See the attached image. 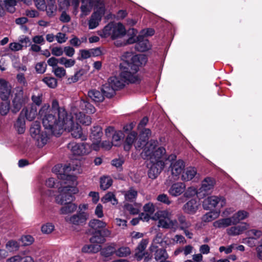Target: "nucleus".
<instances>
[{"instance_id": "nucleus-29", "label": "nucleus", "mask_w": 262, "mask_h": 262, "mask_svg": "<svg viewBox=\"0 0 262 262\" xmlns=\"http://www.w3.org/2000/svg\"><path fill=\"white\" fill-rule=\"evenodd\" d=\"M135 49L139 52H145L150 48V44L148 40L143 38L139 39L136 41Z\"/></svg>"}, {"instance_id": "nucleus-62", "label": "nucleus", "mask_w": 262, "mask_h": 262, "mask_svg": "<svg viewBox=\"0 0 262 262\" xmlns=\"http://www.w3.org/2000/svg\"><path fill=\"white\" fill-rule=\"evenodd\" d=\"M20 241L24 246H29L33 243L34 238L30 235H27L23 236Z\"/></svg>"}, {"instance_id": "nucleus-56", "label": "nucleus", "mask_w": 262, "mask_h": 262, "mask_svg": "<svg viewBox=\"0 0 262 262\" xmlns=\"http://www.w3.org/2000/svg\"><path fill=\"white\" fill-rule=\"evenodd\" d=\"M154 244L150 246V250L151 251H154L155 249L158 248V246L155 245V244H159L163 246V239H162V235L161 233H158L156 235V237L154 238L153 241Z\"/></svg>"}, {"instance_id": "nucleus-38", "label": "nucleus", "mask_w": 262, "mask_h": 262, "mask_svg": "<svg viewBox=\"0 0 262 262\" xmlns=\"http://www.w3.org/2000/svg\"><path fill=\"white\" fill-rule=\"evenodd\" d=\"M80 108L86 113H94L95 112V107L85 100H81L79 103Z\"/></svg>"}, {"instance_id": "nucleus-51", "label": "nucleus", "mask_w": 262, "mask_h": 262, "mask_svg": "<svg viewBox=\"0 0 262 262\" xmlns=\"http://www.w3.org/2000/svg\"><path fill=\"white\" fill-rule=\"evenodd\" d=\"M186 243V241L185 237L180 234H176L169 241V244L172 245L176 244H184Z\"/></svg>"}, {"instance_id": "nucleus-35", "label": "nucleus", "mask_w": 262, "mask_h": 262, "mask_svg": "<svg viewBox=\"0 0 262 262\" xmlns=\"http://www.w3.org/2000/svg\"><path fill=\"white\" fill-rule=\"evenodd\" d=\"M249 215V213L244 210H239L236 213L232 216V219L233 222V224L236 225L238 223L241 221L244 220L246 219Z\"/></svg>"}, {"instance_id": "nucleus-4", "label": "nucleus", "mask_w": 262, "mask_h": 262, "mask_svg": "<svg viewBox=\"0 0 262 262\" xmlns=\"http://www.w3.org/2000/svg\"><path fill=\"white\" fill-rule=\"evenodd\" d=\"M141 80L138 74H132L130 71L121 70L118 76L110 77L107 82L103 85V91L105 96L111 98L114 95L115 91L123 88L125 83L128 82L133 83H138Z\"/></svg>"}, {"instance_id": "nucleus-15", "label": "nucleus", "mask_w": 262, "mask_h": 262, "mask_svg": "<svg viewBox=\"0 0 262 262\" xmlns=\"http://www.w3.org/2000/svg\"><path fill=\"white\" fill-rule=\"evenodd\" d=\"M89 217V214L85 212H79L70 217H66V220L70 223L75 225L84 224Z\"/></svg>"}, {"instance_id": "nucleus-11", "label": "nucleus", "mask_w": 262, "mask_h": 262, "mask_svg": "<svg viewBox=\"0 0 262 262\" xmlns=\"http://www.w3.org/2000/svg\"><path fill=\"white\" fill-rule=\"evenodd\" d=\"M28 97L24 93L22 87L18 86L15 89V94L12 100L11 110L12 113H17L28 101Z\"/></svg>"}, {"instance_id": "nucleus-60", "label": "nucleus", "mask_w": 262, "mask_h": 262, "mask_svg": "<svg viewBox=\"0 0 262 262\" xmlns=\"http://www.w3.org/2000/svg\"><path fill=\"white\" fill-rule=\"evenodd\" d=\"M54 229V226L52 223H47L41 227V231L45 234L51 233Z\"/></svg>"}, {"instance_id": "nucleus-59", "label": "nucleus", "mask_w": 262, "mask_h": 262, "mask_svg": "<svg viewBox=\"0 0 262 262\" xmlns=\"http://www.w3.org/2000/svg\"><path fill=\"white\" fill-rule=\"evenodd\" d=\"M83 75V72L82 70H79L75 73V74L69 77L68 79V81L69 83H75L78 81L81 76Z\"/></svg>"}, {"instance_id": "nucleus-45", "label": "nucleus", "mask_w": 262, "mask_h": 262, "mask_svg": "<svg viewBox=\"0 0 262 262\" xmlns=\"http://www.w3.org/2000/svg\"><path fill=\"white\" fill-rule=\"evenodd\" d=\"M141 205L135 204L134 205L126 204L124 205V209L132 214H137L140 211Z\"/></svg>"}, {"instance_id": "nucleus-37", "label": "nucleus", "mask_w": 262, "mask_h": 262, "mask_svg": "<svg viewBox=\"0 0 262 262\" xmlns=\"http://www.w3.org/2000/svg\"><path fill=\"white\" fill-rule=\"evenodd\" d=\"M103 203L111 202L113 205H116L118 204V200L116 199L115 194L112 192H108L101 199Z\"/></svg>"}, {"instance_id": "nucleus-6", "label": "nucleus", "mask_w": 262, "mask_h": 262, "mask_svg": "<svg viewBox=\"0 0 262 262\" xmlns=\"http://www.w3.org/2000/svg\"><path fill=\"white\" fill-rule=\"evenodd\" d=\"M151 134V132L149 129L144 128L140 133L138 138H137V133L135 132H131L126 138L124 145V150L129 151L136 139L137 140L135 143L136 149L137 150H140L141 148L144 149L146 144L149 142L147 141L149 137H150Z\"/></svg>"}, {"instance_id": "nucleus-40", "label": "nucleus", "mask_w": 262, "mask_h": 262, "mask_svg": "<svg viewBox=\"0 0 262 262\" xmlns=\"http://www.w3.org/2000/svg\"><path fill=\"white\" fill-rule=\"evenodd\" d=\"M155 250V259L157 261H161L163 259H166L168 258V255L165 249L159 248Z\"/></svg>"}, {"instance_id": "nucleus-26", "label": "nucleus", "mask_w": 262, "mask_h": 262, "mask_svg": "<svg viewBox=\"0 0 262 262\" xmlns=\"http://www.w3.org/2000/svg\"><path fill=\"white\" fill-rule=\"evenodd\" d=\"M95 0H82L81 10L82 15H88L95 5Z\"/></svg>"}, {"instance_id": "nucleus-21", "label": "nucleus", "mask_w": 262, "mask_h": 262, "mask_svg": "<svg viewBox=\"0 0 262 262\" xmlns=\"http://www.w3.org/2000/svg\"><path fill=\"white\" fill-rule=\"evenodd\" d=\"M199 203L195 199H191L185 203L183 207V211L188 214H193L198 209Z\"/></svg>"}, {"instance_id": "nucleus-31", "label": "nucleus", "mask_w": 262, "mask_h": 262, "mask_svg": "<svg viewBox=\"0 0 262 262\" xmlns=\"http://www.w3.org/2000/svg\"><path fill=\"white\" fill-rule=\"evenodd\" d=\"M102 92H103L102 91ZM88 96L93 101L96 102H101L104 99V93H102L101 92L96 90H91L88 92Z\"/></svg>"}, {"instance_id": "nucleus-50", "label": "nucleus", "mask_w": 262, "mask_h": 262, "mask_svg": "<svg viewBox=\"0 0 262 262\" xmlns=\"http://www.w3.org/2000/svg\"><path fill=\"white\" fill-rule=\"evenodd\" d=\"M101 253L105 257H108L113 253H115L116 249L114 245H109L101 249Z\"/></svg>"}, {"instance_id": "nucleus-7", "label": "nucleus", "mask_w": 262, "mask_h": 262, "mask_svg": "<svg viewBox=\"0 0 262 262\" xmlns=\"http://www.w3.org/2000/svg\"><path fill=\"white\" fill-rule=\"evenodd\" d=\"M98 34L102 38L110 37L114 40L123 37L126 34V29L121 23L112 22L105 26Z\"/></svg>"}, {"instance_id": "nucleus-49", "label": "nucleus", "mask_w": 262, "mask_h": 262, "mask_svg": "<svg viewBox=\"0 0 262 262\" xmlns=\"http://www.w3.org/2000/svg\"><path fill=\"white\" fill-rule=\"evenodd\" d=\"M6 247L10 252L16 251L19 248V244L16 241L10 240L7 243Z\"/></svg>"}, {"instance_id": "nucleus-27", "label": "nucleus", "mask_w": 262, "mask_h": 262, "mask_svg": "<svg viewBox=\"0 0 262 262\" xmlns=\"http://www.w3.org/2000/svg\"><path fill=\"white\" fill-rule=\"evenodd\" d=\"M102 134V128L100 126H94L91 129L90 139L92 142H100Z\"/></svg>"}, {"instance_id": "nucleus-52", "label": "nucleus", "mask_w": 262, "mask_h": 262, "mask_svg": "<svg viewBox=\"0 0 262 262\" xmlns=\"http://www.w3.org/2000/svg\"><path fill=\"white\" fill-rule=\"evenodd\" d=\"M5 8L6 10L11 13L14 12L15 10V6L16 4V0H4Z\"/></svg>"}, {"instance_id": "nucleus-61", "label": "nucleus", "mask_w": 262, "mask_h": 262, "mask_svg": "<svg viewBox=\"0 0 262 262\" xmlns=\"http://www.w3.org/2000/svg\"><path fill=\"white\" fill-rule=\"evenodd\" d=\"M100 21L101 17H91V19L89 21V29H93L96 28Z\"/></svg>"}, {"instance_id": "nucleus-2", "label": "nucleus", "mask_w": 262, "mask_h": 262, "mask_svg": "<svg viewBox=\"0 0 262 262\" xmlns=\"http://www.w3.org/2000/svg\"><path fill=\"white\" fill-rule=\"evenodd\" d=\"M158 144L157 140H150L141 154L143 159L149 160L151 163L148 176L151 179L157 178L167 164L164 161L166 150L163 147H159Z\"/></svg>"}, {"instance_id": "nucleus-24", "label": "nucleus", "mask_w": 262, "mask_h": 262, "mask_svg": "<svg viewBox=\"0 0 262 262\" xmlns=\"http://www.w3.org/2000/svg\"><path fill=\"white\" fill-rule=\"evenodd\" d=\"M72 117H73V119L75 118L77 124L80 123L83 125H89L92 122L91 117L81 112L75 113Z\"/></svg>"}, {"instance_id": "nucleus-13", "label": "nucleus", "mask_w": 262, "mask_h": 262, "mask_svg": "<svg viewBox=\"0 0 262 262\" xmlns=\"http://www.w3.org/2000/svg\"><path fill=\"white\" fill-rule=\"evenodd\" d=\"M226 199L223 196H210L205 199L203 203V206L205 210H210L215 208L217 205L221 207L225 206Z\"/></svg>"}, {"instance_id": "nucleus-42", "label": "nucleus", "mask_w": 262, "mask_h": 262, "mask_svg": "<svg viewBox=\"0 0 262 262\" xmlns=\"http://www.w3.org/2000/svg\"><path fill=\"white\" fill-rule=\"evenodd\" d=\"M220 215V211H213L207 212L202 217V221L205 222H209L217 219Z\"/></svg>"}, {"instance_id": "nucleus-55", "label": "nucleus", "mask_w": 262, "mask_h": 262, "mask_svg": "<svg viewBox=\"0 0 262 262\" xmlns=\"http://www.w3.org/2000/svg\"><path fill=\"white\" fill-rule=\"evenodd\" d=\"M42 81L50 88L53 89L57 86V80L52 77H46L42 79Z\"/></svg>"}, {"instance_id": "nucleus-3", "label": "nucleus", "mask_w": 262, "mask_h": 262, "mask_svg": "<svg viewBox=\"0 0 262 262\" xmlns=\"http://www.w3.org/2000/svg\"><path fill=\"white\" fill-rule=\"evenodd\" d=\"M60 168L59 165H56L53 168V171L57 174V177L59 179L66 180L67 181L64 182L65 184H71L68 181H71V185H68L62 188H59V192L60 194L56 196V202L59 204L63 205V203H67L72 202L74 199V194L78 192V189L75 187L77 184L76 178L75 176H73L67 173L72 170V167L70 165H65L62 168V170L64 173H60ZM62 172V171H61Z\"/></svg>"}, {"instance_id": "nucleus-14", "label": "nucleus", "mask_w": 262, "mask_h": 262, "mask_svg": "<svg viewBox=\"0 0 262 262\" xmlns=\"http://www.w3.org/2000/svg\"><path fill=\"white\" fill-rule=\"evenodd\" d=\"M214 179L210 177L205 178L202 182L201 186L199 189L198 198H203L206 195L212 191L215 184Z\"/></svg>"}, {"instance_id": "nucleus-32", "label": "nucleus", "mask_w": 262, "mask_h": 262, "mask_svg": "<svg viewBox=\"0 0 262 262\" xmlns=\"http://www.w3.org/2000/svg\"><path fill=\"white\" fill-rule=\"evenodd\" d=\"M101 249V245L92 244L83 246L81 251L82 252L86 253H96L100 251Z\"/></svg>"}, {"instance_id": "nucleus-54", "label": "nucleus", "mask_w": 262, "mask_h": 262, "mask_svg": "<svg viewBox=\"0 0 262 262\" xmlns=\"http://www.w3.org/2000/svg\"><path fill=\"white\" fill-rule=\"evenodd\" d=\"M52 72L58 78H62L66 75V70L61 67H56L52 69Z\"/></svg>"}, {"instance_id": "nucleus-18", "label": "nucleus", "mask_w": 262, "mask_h": 262, "mask_svg": "<svg viewBox=\"0 0 262 262\" xmlns=\"http://www.w3.org/2000/svg\"><path fill=\"white\" fill-rule=\"evenodd\" d=\"M20 115L25 116L27 120L29 121L33 120L37 115V106L32 104L30 107L24 108L20 112Z\"/></svg>"}, {"instance_id": "nucleus-58", "label": "nucleus", "mask_w": 262, "mask_h": 262, "mask_svg": "<svg viewBox=\"0 0 262 262\" xmlns=\"http://www.w3.org/2000/svg\"><path fill=\"white\" fill-rule=\"evenodd\" d=\"M199 190H197L196 188L193 187H189L187 189L186 188V190L184 192V196L185 198H191L195 195L198 196Z\"/></svg>"}, {"instance_id": "nucleus-41", "label": "nucleus", "mask_w": 262, "mask_h": 262, "mask_svg": "<svg viewBox=\"0 0 262 262\" xmlns=\"http://www.w3.org/2000/svg\"><path fill=\"white\" fill-rule=\"evenodd\" d=\"M40 128V125L37 122H35L32 125L30 132L31 136L33 138L35 139L41 134L42 132H41Z\"/></svg>"}, {"instance_id": "nucleus-36", "label": "nucleus", "mask_w": 262, "mask_h": 262, "mask_svg": "<svg viewBox=\"0 0 262 262\" xmlns=\"http://www.w3.org/2000/svg\"><path fill=\"white\" fill-rule=\"evenodd\" d=\"M125 201L129 202H134L136 200L137 196V191L133 188H130L128 190L123 192Z\"/></svg>"}, {"instance_id": "nucleus-46", "label": "nucleus", "mask_w": 262, "mask_h": 262, "mask_svg": "<svg viewBox=\"0 0 262 262\" xmlns=\"http://www.w3.org/2000/svg\"><path fill=\"white\" fill-rule=\"evenodd\" d=\"M113 181L110 177H102L100 179V187L105 190L112 185Z\"/></svg>"}, {"instance_id": "nucleus-34", "label": "nucleus", "mask_w": 262, "mask_h": 262, "mask_svg": "<svg viewBox=\"0 0 262 262\" xmlns=\"http://www.w3.org/2000/svg\"><path fill=\"white\" fill-rule=\"evenodd\" d=\"M64 206H62L60 209V213L62 214H67L74 212L77 208L75 203L72 202L63 203Z\"/></svg>"}, {"instance_id": "nucleus-5", "label": "nucleus", "mask_w": 262, "mask_h": 262, "mask_svg": "<svg viewBox=\"0 0 262 262\" xmlns=\"http://www.w3.org/2000/svg\"><path fill=\"white\" fill-rule=\"evenodd\" d=\"M121 59L124 62L120 64L121 70L130 71L134 74H138L139 67L145 64L147 61L144 55H134L132 52H124Z\"/></svg>"}, {"instance_id": "nucleus-17", "label": "nucleus", "mask_w": 262, "mask_h": 262, "mask_svg": "<svg viewBox=\"0 0 262 262\" xmlns=\"http://www.w3.org/2000/svg\"><path fill=\"white\" fill-rule=\"evenodd\" d=\"M11 88L8 82L3 79H0V98L3 101H7L11 94Z\"/></svg>"}, {"instance_id": "nucleus-19", "label": "nucleus", "mask_w": 262, "mask_h": 262, "mask_svg": "<svg viewBox=\"0 0 262 262\" xmlns=\"http://www.w3.org/2000/svg\"><path fill=\"white\" fill-rule=\"evenodd\" d=\"M249 228V225L243 223L239 225L231 227L227 229V233L230 236H236L242 234Z\"/></svg>"}, {"instance_id": "nucleus-28", "label": "nucleus", "mask_w": 262, "mask_h": 262, "mask_svg": "<svg viewBox=\"0 0 262 262\" xmlns=\"http://www.w3.org/2000/svg\"><path fill=\"white\" fill-rule=\"evenodd\" d=\"M232 225L234 224L231 217L219 219L213 224L215 228H225Z\"/></svg>"}, {"instance_id": "nucleus-47", "label": "nucleus", "mask_w": 262, "mask_h": 262, "mask_svg": "<svg viewBox=\"0 0 262 262\" xmlns=\"http://www.w3.org/2000/svg\"><path fill=\"white\" fill-rule=\"evenodd\" d=\"M76 63V61L74 59H68L64 57L59 58V64L63 66L66 68H70L73 67Z\"/></svg>"}, {"instance_id": "nucleus-39", "label": "nucleus", "mask_w": 262, "mask_h": 262, "mask_svg": "<svg viewBox=\"0 0 262 262\" xmlns=\"http://www.w3.org/2000/svg\"><path fill=\"white\" fill-rule=\"evenodd\" d=\"M34 139L36 141L37 146L42 147L47 144L48 141V137L46 133L42 132L41 134Z\"/></svg>"}, {"instance_id": "nucleus-30", "label": "nucleus", "mask_w": 262, "mask_h": 262, "mask_svg": "<svg viewBox=\"0 0 262 262\" xmlns=\"http://www.w3.org/2000/svg\"><path fill=\"white\" fill-rule=\"evenodd\" d=\"M105 8L104 3L98 0H95L94 6V14L95 16H102L104 15Z\"/></svg>"}, {"instance_id": "nucleus-33", "label": "nucleus", "mask_w": 262, "mask_h": 262, "mask_svg": "<svg viewBox=\"0 0 262 262\" xmlns=\"http://www.w3.org/2000/svg\"><path fill=\"white\" fill-rule=\"evenodd\" d=\"M14 127L18 134H21L25 132L26 125L24 117L19 115L14 124Z\"/></svg>"}, {"instance_id": "nucleus-8", "label": "nucleus", "mask_w": 262, "mask_h": 262, "mask_svg": "<svg viewBox=\"0 0 262 262\" xmlns=\"http://www.w3.org/2000/svg\"><path fill=\"white\" fill-rule=\"evenodd\" d=\"M138 31L134 28H132L128 31V35L130 36L125 41H120L117 40L115 42V45L117 47H121L127 44H132L136 42L137 40L144 38L146 37L152 36L155 33V30L151 28H147L142 30L138 36L137 34Z\"/></svg>"}, {"instance_id": "nucleus-22", "label": "nucleus", "mask_w": 262, "mask_h": 262, "mask_svg": "<svg viewBox=\"0 0 262 262\" xmlns=\"http://www.w3.org/2000/svg\"><path fill=\"white\" fill-rule=\"evenodd\" d=\"M197 174V171L195 168L189 167L186 168L183 171L181 174V180L185 182H188L191 180Z\"/></svg>"}, {"instance_id": "nucleus-12", "label": "nucleus", "mask_w": 262, "mask_h": 262, "mask_svg": "<svg viewBox=\"0 0 262 262\" xmlns=\"http://www.w3.org/2000/svg\"><path fill=\"white\" fill-rule=\"evenodd\" d=\"M68 148L74 155L84 156L89 154L92 151L90 144L87 143H78L75 142L69 143L67 146Z\"/></svg>"}, {"instance_id": "nucleus-20", "label": "nucleus", "mask_w": 262, "mask_h": 262, "mask_svg": "<svg viewBox=\"0 0 262 262\" xmlns=\"http://www.w3.org/2000/svg\"><path fill=\"white\" fill-rule=\"evenodd\" d=\"M148 244V240L143 239L135 249V257L138 260H141L145 255V250Z\"/></svg>"}, {"instance_id": "nucleus-44", "label": "nucleus", "mask_w": 262, "mask_h": 262, "mask_svg": "<svg viewBox=\"0 0 262 262\" xmlns=\"http://www.w3.org/2000/svg\"><path fill=\"white\" fill-rule=\"evenodd\" d=\"M131 253V250L128 247L122 246L116 250L115 254L118 257H127Z\"/></svg>"}, {"instance_id": "nucleus-57", "label": "nucleus", "mask_w": 262, "mask_h": 262, "mask_svg": "<svg viewBox=\"0 0 262 262\" xmlns=\"http://www.w3.org/2000/svg\"><path fill=\"white\" fill-rule=\"evenodd\" d=\"M10 110V103L8 101L2 102L0 104V114L2 116L6 115Z\"/></svg>"}, {"instance_id": "nucleus-53", "label": "nucleus", "mask_w": 262, "mask_h": 262, "mask_svg": "<svg viewBox=\"0 0 262 262\" xmlns=\"http://www.w3.org/2000/svg\"><path fill=\"white\" fill-rule=\"evenodd\" d=\"M123 137V134L121 131L115 132L112 136V143L114 146H118L119 145L121 138Z\"/></svg>"}, {"instance_id": "nucleus-23", "label": "nucleus", "mask_w": 262, "mask_h": 262, "mask_svg": "<svg viewBox=\"0 0 262 262\" xmlns=\"http://www.w3.org/2000/svg\"><path fill=\"white\" fill-rule=\"evenodd\" d=\"M72 117H73V119L75 118L77 124L80 123L83 125H89L92 122L91 117L81 112L75 113Z\"/></svg>"}, {"instance_id": "nucleus-1", "label": "nucleus", "mask_w": 262, "mask_h": 262, "mask_svg": "<svg viewBox=\"0 0 262 262\" xmlns=\"http://www.w3.org/2000/svg\"><path fill=\"white\" fill-rule=\"evenodd\" d=\"M38 115L42 119L45 128L55 136L60 135L65 130L71 132L75 138L80 139L81 141L87 139V136L82 133L81 126L74 123L73 117L68 115L63 107L59 106L56 99L52 101L51 107L48 104L42 105Z\"/></svg>"}, {"instance_id": "nucleus-64", "label": "nucleus", "mask_w": 262, "mask_h": 262, "mask_svg": "<svg viewBox=\"0 0 262 262\" xmlns=\"http://www.w3.org/2000/svg\"><path fill=\"white\" fill-rule=\"evenodd\" d=\"M47 68V64L45 62H40L37 63L35 66V69L37 73L39 74H43L45 72Z\"/></svg>"}, {"instance_id": "nucleus-63", "label": "nucleus", "mask_w": 262, "mask_h": 262, "mask_svg": "<svg viewBox=\"0 0 262 262\" xmlns=\"http://www.w3.org/2000/svg\"><path fill=\"white\" fill-rule=\"evenodd\" d=\"M247 235L250 237H254L256 240L262 235V232L259 230L251 229L247 232Z\"/></svg>"}, {"instance_id": "nucleus-16", "label": "nucleus", "mask_w": 262, "mask_h": 262, "mask_svg": "<svg viewBox=\"0 0 262 262\" xmlns=\"http://www.w3.org/2000/svg\"><path fill=\"white\" fill-rule=\"evenodd\" d=\"M185 190V184L183 182H178L171 185L168 192L171 196L177 197L183 194Z\"/></svg>"}, {"instance_id": "nucleus-25", "label": "nucleus", "mask_w": 262, "mask_h": 262, "mask_svg": "<svg viewBox=\"0 0 262 262\" xmlns=\"http://www.w3.org/2000/svg\"><path fill=\"white\" fill-rule=\"evenodd\" d=\"M106 223L98 219L91 220L89 223L90 227L95 231L96 233H100L101 229L106 227Z\"/></svg>"}, {"instance_id": "nucleus-48", "label": "nucleus", "mask_w": 262, "mask_h": 262, "mask_svg": "<svg viewBox=\"0 0 262 262\" xmlns=\"http://www.w3.org/2000/svg\"><path fill=\"white\" fill-rule=\"evenodd\" d=\"M97 234L94 235L90 238V242L91 244H96L100 245L105 242V238H104L100 233H97Z\"/></svg>"}, {"instance_id": "nucleus-9", "label": "nucleus", "mask_w": 262, "mask_h": 262, "mask_svg": "<svg viewBox=\"0 0 262 262\" xmlns=\"http://www.w3.org/2000/svg\"><path fill=\"white\" fill-rule=\"evenodd\" d=\"M156 215L158 217V226L176 231L179 228V223L176 220H171V213L167 210L158 211Z\"/></svg>"}, {"instance_id": "nucleus-10", "label": "nucleus", "mask_w": 262, "mask_h": 262, "mask_svg": "<svg viewBox=\"0 0 262 262\" xmlns=\"http://www.w3.org/2000/svg\"><path fill=\"white\" fill-rule=\"evenodd\" d=\"M164 161L165 163L168 161L170 162L169 170L174 179H179L180 175L181 176L184 170L185 167V162L182 160H176V156L173 154L169 155L167 157L165 155Z\"/></svg>"}, {"instance_id": "nucleus-43", "label": "nucleus", "mask_w": 262, "mask_h": 262, "mask_svg": "<svg viewBox=\"0 0 262 262\" xmlns=\"http://www.w3.org/2000/svg\"><path fill=\"white\" fill-rule=\"evenodd\" d=\"M178 223L180 224V229L184 230L185 228H189L191 227V224L190 221H187L186 217L183 215H179L178 216Z\"/></svg>"}]
</instances>
